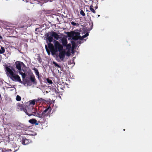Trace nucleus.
<instances>
[{
    "mask_svg": "<svg viewBox=\"0 0 152 152\" xmlns=\"http://www.w3.org/2000/svg\"><path fill=\"white\" fill-rule=\"evenodd\" d=\"M86 19H87V18H86Z\"/></svg>",
    "mask_w": 152,
    "mask_h": 152,
    "instance_id": "4c0bfd02",
    "label": "nucleus"
},
{
    "mask_svg": "<svg viewBox=\"0 0 152 152\" xmlns=\"http://www.w3.org/2000/svg\"><path fill=\"white\" fill-rule=\"evenodd\" d=\"M87 14L88 17L87 20H86V30L90 31L93 28V24L90 17L88 15V13Z\"/></svg>",
    "mask_w": 152,
    "mask_h": 152,
    "instance_id": "f03ea898",
    "label": "nucleus"
},
{
    "mask_svg": "<svg viewBox=\"0 0 152 152\" xmlns=\"http://www.w3.org/2000/svg\"><path fill=\"white\" fill-rule=\"evenodd\" d=\"M61 43L63 46H65L67 43V39L66 37H63L61 39Z\"/></svg>",
    "mask_w": 152,
    "mask_h": 152,
    "instance_id": "2eb2a0df",
    "label": "nucleus"
},
{
    "mask_svg": "<svg viewBox=\"0 0 152 152\" xmlns=\"http://www.w3.org/2000/svg\"><path fill=\"white\" fill-rule=\"evenodd\" d=\"M71 24L73 25H76V23L73 22H72L71 23Z\"/></svg>",
    "mask_w": 152,
    "mask_h": 152,
    "instance_id": "c85d7f7f",
    "label": "nucleus"
},
{
    "mask_svg": "<svg viewBox=\"0 0 152 152\" xmlns=\"http://www.w3.org/2000/svg\"><path fill=\"white\" fill-rule=\"evenodd\" d=\"M59 97L61 98V96H59Z\"/></svg>",
    "mask_w": 152,
    "mask_h": 152,
    "instance_id": "72a5a7b5",
    "label": "nucleus"
},
{
    "mask_svg": "<svg viewBox=\"0 0 152 152\" xmlns=\"http://www.w3.org/2000/svg\"><path fill=\"white\" fill-rule=\"evenodd\" d=\"M51 110L52 108L49 105L48 108L46 109L42 112V114L43 115L45 114V115L47 117L48 116H49L50 117V114L51 112Z\"/></svg>",
    "mask_w": 152,
    "mask_h": 152,
    "instance_id": "6e6552de",
    "label": "nucleus"
},
{
    "mask_svg": "<svg viewBox=\"0 0 152 152\" xmlns=\"http://www.w3.org/2000/svg\"><path fill=\"white\" fill-rule=\"evenodd\" d=\"M51 35L56 40H58L61 38L60 36L56 33L54 32H51Z\"/></svg>",
    "mask_w": 152,
    "mask_h": 152,
    "instance_id": "4468645a",
    "label": "nucleus"
},
{
    "mask_svg": "<svg viewBox=\"0 0 152 152\" xmlns=\"http://www.w3.org/2000/svg\"><path fill=\"white\" fill-rule=\"evenodd\" d=\"M93 6H90V9L91 11L94 13H95V11L94 10V9L92 8Z\"/></svg>",
    "mask_w": 152,
    "mask_h": 152,
    "instance_id": "393cba45",
    "label": "nucleus"
},
{
    "mask_svg": "<svg viewBox=\"0 0 152 152\" xmlns=\"http://www.w3.org/2000/svg\"><path fill=\"white\" fill-rule=\"evenodd\" d=\"M17 107L18 109V111H23L24 112L27 113V109L25 106L23 104L18 103L17 104Z\"/></svg>",
    "mask_w": 152,
    "mask_h": 152,
    "instance_id": "423d86ee",
    "label": "nucleus"
},
{
    "mask_svg": "<svg viewBox=\"0 0 152 152\" xmlns=\"http://www.w3.org/2000/svg\"><path fill=\"white\" fill-rule=\"evenodd\" d=\"M47 38L49 43H51L53 40V36L51 35V32L47 34Z\"/></svg>",
    "mask_w": 152,
    "mask_h": 152,
    "instance_id": "ddd939ff",
    "label": "nucleus"
},
{
    "mask_svg": "<svg viewBox=\"0 0 152 152\" xmlns=\"http://www.w3.org/2000/svg\"><path fill=\"white\" fill-rule=\"evenodd\" d=\"M90 31L86 30V37L89 35V33Z\"/></svg>",
    "mask_w": 152,
    "mask_h": 152,
    "instance_id": "cd10ccee",
    "label": "nucleus"
},
{
    "mask_svg": "<svg viewBox=\"0 0 152 152\" xmlns=\"http://www.w3.org/2000/svg\"><path fill=\"white\" fill-rule=\"evenodd\" d=\"M48 47L53 55H56V54L58 52V48H56L55 46V48H54L53 44L50 43L48 44Z\"/></svg>",
    "mask_w": 152,
    "mask_h": 152,
    "instance_id": "0eeeda50",
    "label": "nucleus"
},
{
    "mask_svg": "<svg viewBox=\"0 0 152 152\" xmlns=\"http://www.w3.org/2000/svg\"><path fill=\"white\" fill-rule=\"evenodd\" d=\"M85 37H86V34H85L83 36V38H84Z\"/></svg>",
    "mask_w": 152,
    "mask_h": 152,
    "instance_id": "7c9ffc66",
    "label": "nucleus"
},
{
    "mask_svg": "<svg viewBox=\"0 0 152 152\" xmlns=\"http://www.w3.org/2000/svg\"><path fill=\"white\" fill-rule=\"evenodd\" d=\"M37 110L33 106H30V107H27V112L26 113L28 116H30L32 115H34L33 113H35Z\"/></svg>",
    "mask_w": 152,
    "mask_h": 152,
    "instance_id": "20e7f679",
    "label": "nucleus"
},
{
    "mask_svg": "<svg viewBox=\"0 0 152 152\" xmlns=\"http://www.w3.org/2000/svg\"><path fill=\"white\" fill-rule=\"evenodd\" d=\"M5 69H6V74L7 75L11 77L14 74V73L11 69L8 66H6Z\"/></svg>",
    "mask_w": 152,
    "mask_h": 152,
    "instance_id": "1a4fd4ad",
    "label": "nucleus"
},
{
    "mask_svg": "<svg viewBox=\"0 0 152 152\" xmlns=\"http://www.w3.org/2000/svg\"><path fill=\"white\" fill-rule=\"evenodd\" d=\"M27 83L28 86H31L32 85L33 83L30 80H28L27 81Z\"/></svg>",
    "mask_w": 152,
    "mask_h": 152,
    "instance_id": "4be33fe9",
    "label": "nucleus"
},
{
    "mask_svg": "<svg viewBox=\"0 0 152 152\" xmlns=\"http://www.w3.org/2000/svg\"><path fill=\"white\" fill-rule=\"evenodd\" d=\"M45 47H46V48H47V45H45Z\"/></svg>",
    "mask_w": 152,
    "mask_h": 152,
    "instance_id": "473e14b6",
    "label": "nucleus"
},
{
    "mask_svg": "<svg viewBox=\"0 0 152 152\" xmlns=\"http://www.w3.org/2000/svg\"><path fill=\"white\" fill-rule=\"evenodd\" d=\"M21 142L23 144L26 145L30 143L31 141L30 140L27 139L25 137H23Z\"/></svg>",
    "mask_w": 152,
    "mask_h": 152,
    "instance_id": "f8f14e48",
    "label": "nucleus"
},
{
    "mask_svg": "<svg viewBox=\"0 0 152 152\" xmlns=\"http://www.w3.org/2000/svg\"><path fill=\"white\" fill-rule=\"evenodd\" d=\"M34 124H35V125L36 126V125H38L39 124V123H37V122H36Z\"/></svg>",
    "mask_w": 152,
    "mask_h": 152,
    "instance_id": "c756f323",
    "label": "nucleus"
},
{
    "mask_svg": "<svg viewBox=\"0 0 152 152\" xmlns=\"http://www.w3.org/2000/svg\"><path fill=\"white\" fill-rule=\"evenodd\" d=\"M36 122H37V120L34 118L31 119L28 121V122L31 124H34Z\"/></svg>",
    "mask_w": 152,
    "mask_h": 152,
    "instance_id": "f3484780",
    "label": "nucleus"
},
{
    "mask_svg": "<svg viewBox=\"0 0 152 152\" xmlns=\"http://www.w3.org/2000/svg\"><path fill=\"white\" fill-rule=\"evenodd\" d=\"M54 43L55 47L58 48V50L59 52L58 56L61 61L64 60L65 55L68 56H70V53L68 52H66L65 50L63 49V46L58 41L54 40Z\"/></svg>",
    "mask_w": 152,
    "mask_h": 152,
    "instance_id": "f257e3e1",
    "label": "nucleus"
},
{
    "mask_svg": "<svg viewBox=\"0 0 152 152\" xmlns=\"http://www.w3.org/2000/svg\"><path fill=\"white\" fill-rule=\"evenodd\" d=\"M23 64V63L21 62L17 61L15 63L16 68L19 71V74L22 75V77L23 78H24L26 76L25 74L23 72H20L22 70V66Z\"/></svg>",
    "mask_w": 152,
    "mask_h": 152,
    "instance_id": "7ed1b4c3",
    "label": "nucleus"
},
{
    "mask_svg": "<svg viewBox=\"0 0 152 152\" xmlns=\"http://www.w3.org/2000/svg\"><path fill=\"white\" fill-rule=\"evenodd\" d=\"M53 64L55 65L56 66H57L58 67L60 68V66L59 65L53 61Z\"/></svg>",
    "mask_w": 152,
    "mask_h": 152,
    "instance_id": "b1692460",
    "label": "nucleus"
},
{
    "mask_svg": "<svg viewBox=\"0 0 152 152\" xmlns=\"http://www.w3.org/2000/svg\"><path fill=\"white\" fill-rule=\"evenodd\" d=\"M16 100L17 101H19L21 100V98L20 96H17L16 97Z\"/></svg>",
    "mask_w": 152,
    "mask_h": 152,
    "instance_id": "5701e85b",
    "label": "nucleus"
},
{
    "mask_svg": "<svg viewBox=\"0 0 152 152\" xmlns=\"http://www.w3.org/2000/svg\"><path fill=\"white\" fill-rule=\"evenodd\" d=\"M30 80L31 82L33 84H36L35 81V78L34 76H31L30 78Z\"/></svg>",
    "mask_w": 152,
    "mask_h": 152,
    "instance_id": "dca6fc26",
    "label": "nucleus"
},
{
    "mask_svg": "<svg viewBox=\"0 0 152 152\" xmlns=\"http://www.w3.org/2000/svg\"><path fill=\"white\" fill-rule=\"evenodd\" d=\"M34 70L35 71V73L36 75L39 76V73L38 71V70L36 68H34Z\"/></svg>",
    "mask_w": 152,
    "mask_h": 152,
    "instance_id": "412c9836",
    "label": "nucleus"
},
{
    "mask_svg": "<svg viewBox=\"0 0 152 152\" xmlns=\"http://www.w3.org/2000/svg\"><path fill=\"white\" fill-rule=\"evenodd\" d=\"M38 100L36 99H34L32 100L29 101L26 103V105L27 107H30V106H33V105H35V102L38 101Z\"/></svg>",
    "mask_w": 152,
    "mask_h": 152,
    "instance_id": "9b49d317",
    "label": "nucleus"
},
{
    "mask_svg": "<svg viewBox=\"0 0 152 152\" xmlns=\"http://www.w3.org/2000/svg\"><path fill=\"white\" fill-rule=\"evenodd\" d=\"M67 33L68 37H72L73 39L77 40L79 38V34L78 33L68 32Z\"/></svg>",
    "mask_w": 152,
    "mask_h": 152,
    "instance_id": "39448f33",
    "label": "nucleus"
},
{
    "mask_svg": "<svg viewBox=\"0 0 152 152\" xmlns=\"http://www.w3.org/2000/svg\"><path fill=\"white\" fill-rule=\"evenodd\" d=\"M10 78L13 81H17L20 82H21L20 77L17 75L14 74Z\"/></svg>",
    "mask_w": 152,
    "mask_h": 152,
    "instance_id": "9d476101",
    "label": "nucleus"
},
{
    "mask_svg": "<svg viewBox=\"0 0 152 152\" xmlns=\"http://www.w3.org/2000/svg\"><path fill=\"white\" fill-rule=\"evenodd\" d=\"M39 117L40 118H45L47 117L45 115V114L43 115L42 113L41 114L39 115Z\"/></svg>",
    "mask_w": 152,
    "mask_h": 152,
    "instance_id": "aec40b11",
    "label": "nucleus"
},
{
    "mask_svg": "<svg viewBox=\"0 0 152 152\" xmlns=\"http://www.w3.org/2000/svg\"><path fill=\"white\" fill-rule=\"evenodd\" d=\"M65 46L66 47V49L68 50V51L67 52H68V51H69L71 49V44H69L67 45H66V46Z\"/></svg>",
    "mask_w": 152,
    "mask_h": 152,
    "instance_id": "a211bd4d",
    "label": "nucleus"
},
{
    "mask_svg": "<svg viewBox=\"0 0 152 152\" xmlns=\"http://www.w3.org/2000/svg\"><path fill=\"white\" fill-rule=\"evenodd\" d=\"M86 11H88L87 10H86Z\"/></svg>",
    "mask_w": 152,
    "mask_h": 152,
    "instance_id": "c9c22d12",
    "label": "nucleus"
},
{
    "mask_svg": "<svg viewBox=\"0 0 152 152\" xmlns=\"http://www.w3.org/2000/svg\"><path fill=\"white\" fill-rule=\"evenodd\" d=\"M80 14L83 16H84L85 15L84 12L83 10H81L80 11Z\"/></svg>",
    "mask_w": 152,
    "mask_h": 152,
    "instance_id": "bb28decb",
    "label": "nucleus"
},
{
    "mask_svg": "<svg viewBox=\"0 0 152 152\" xmlns=\"http://www.w3.org/2000/svg\"><path fill=\"white\" fill-rule=\"evenodd\" d=\"M5 52V49L4 47L0 46V54H2Z\"/></svg>",
    "mask_w": 152,
    "mask_h": 152,
    "instance_id": "6ab92c4d",
    "label": "nucleus"
},
{
    "mask_svg": "<svg viewBox=\"0 0 152 152\" xmlns=\"http://www.w3.org/2000/svg\"><path fill=\"white\" fill-rule=\"evenodd\" d=\"M47 82L48 83H49L50 84H52V82L51 80H50L48 79H47Z\"/></svg>",
    "mask_w": 152,
    "mask_h": 152,
    "instance_id": "a878e982",
    "label": "nucleus"
},
{
    "mask_svg": "<svg viewBox=\"0 0 152 152\" xmlns=\"http://www.w3.org/2000/svg\"><path fill=\"white\" fill-rule=\"evenodd\" d=\"M72 45H73V46L74 45H73V43H72Z\"/></svg>",
    "mask_w": 152,
    "mask_h": 152,
    "instance_id": "f704fd0d",
    "label": "nucleus"
},
{
    "mask_svg": "<svg viewBox=\"0 0 152 152\" xmlns=\"http://www.w3.org/2000/svg\"><path fill=\"white\" fill-rule=\"evenodd\" d=\"M54 102H55V100H54L53 101V103H54Z\"/></svg>",
    "mask_w": 152,
    "mask_h": 152,
    "instance_id": "2f4dec72",
    "label": "nucleus"
},
{
    "mask_svg": "<svg viewBox=\"0 0 152 152\" xmlns=\"http://www.w3.org/2000/svg\"><path fill=\"white\" fill-rule=\"evenodd\" d=\"M86 19H87V18H86Z\"/></svg>",
    "mask_w": 152,
    "mask_h": 152,
    "instance_id": "e433bc0d",
    "label": "nucleus"
}]
</instances>
